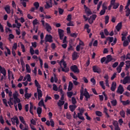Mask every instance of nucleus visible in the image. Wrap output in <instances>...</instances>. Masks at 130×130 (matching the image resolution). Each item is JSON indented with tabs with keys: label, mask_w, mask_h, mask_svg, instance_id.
Instances as JSON below:
<instances>
[{
	"label": "nucleus",
	"mask_w": 130,
	"mask_h": 130,
	"mask_svg": "<svg viewBox=\"0 0 130 130\" xmlns=\"http://www.w3.org/2000/svg\"><path fill=\"white\" fill-rule=\"evenodd\" d=\"M35 86L37 87V92H38V97L39 100H40V98L42 97V91H41V85L39 84V82H38V81L37 80H35Z\"/></svg>",
	"instance_id": "nucleus-1"
},
{
	"label": "nucleus",
	"mask_w": 130,
	"mask_h": 130,
	"mask_svg": "<svg viewBox=\"0 0 130 130\" xmlns=\"http://www.w3.org/2000/svg\"><path fill=\"white\" fill-rule=\"evenodd\" d=\"M41 22L43 27H45L47 32H49L50 31L52 30L51 26H50V25H49V24L48 23L45 22V21H44V20H41Z\"/></svg>",
	"instance_id": "nucleus-2"
},
{
	"label": "nucleus",
	"mask_w": 130,
	"mask_h": 130,
	"mask_svg": "<svg viewBox=\"0 0 130 130\" xmlns=\"http://www.w3.org/2000/svg\"><path fill=\"white\" fill-rule=\"evenodd\" d=\"M96 18H97V15L92 14L88 18V23L90 24H93V23H94V21H95V20H96Z\"/></svg>",
	"instance_id": "nucleus-3"
},
{
	"label": "nucleus",
	"mask_w": 130,
	"mask_h": 130,
	"mask_svg": "<svg viewBox=\"0 0 130 130\" xmlns=\"http://www.w3.org/2000/svg\"><path fill=\"white\" fill-rule=\"evenodd\" d=\"M45 42H49V43H51L53 42V40H52V36L51 35H46L45 38Z\"/></svg>",
	"instance_id": "nucleus-4"
},
{
	"label": "nucleus",
	"mask_w": 130,
	"mask_h": 130,
	"mask_svg": "<svg viewBox=\"0 0 130 130\" xmlns=\"http://www.w3.org/2000/svg\"><path fill=\"white\" fill-rule=\"evenodd\" d=\"M92 71L93 73L100 74L101 73V68L97 66H94L92 67Z\"/></svg>",
	"instance_id": "nucleus-5"
},
{
	"label": "nucleus",
	"mask_w": 130,
	"mask_h": 130,
	"mask_svg": "<svg viewBox=\"0 0 130 130\" xmlns=\"http://www.w3.org/2000/svg\"><path fill=\"white\" fill-rule=\"evenodd\" d=\"M84 9L85 10V12L87 16H90V15H92L93 13L91 10L88 8L85 5H84Z\"/></svg>",
	"instance_id": "nucleus-6"
},
{
	"label": "nucleus",
	"mask_w": 130,
	"mask_h": 130,
	"mask_svg": "<svg viewBox=\"0 0 130 130\" xmlns=\"http://www.w3.org/2000/svg\"><path fill=\"white\" fill-rule=\"evenodd\" d=\"M52 0H49L48 2H46V5H45V9L48 10L50 8H52Z\"/></svg>",
	"instance_id": "nucleus-7"
},
{
	"label": "nucleus",
	"mask_w": 130,
	"mask_h": 130,
	"mask_svg": "<svg viewBox=\"0 0 130 130\" xmlns=\"http://www.w3.org/2000/svg\"><path fill=\"white\" fill-rule=\"evenodd\" d=\"M58 33L59 34V37L60 38V40H62L63 39V37L64 36V30L61 29H58Z\"/></svg>",
	"instance_id": "nucleus-8"
},
{
	"label": "nucleus",
	"mask_w": 130,
	"mask_h": 130,
	"mask_svg": "<svg viewBox=\"0 0 130 130\" xmlns=\"http://www.w3.org/2000/svg\"><path fill=\"white\" fill-rule=\"evenodd\" d=\"M71 71L73 72V73H80V70L78 68V66L77 65H74L71 67L70 68Z\"/></svg>",
	"instance_id": "nucleus-9"
},
{
	"label": "nucleus",
	"mask_w": 130,
	"mask_h": 130,
	"mask_svg": "<svg viewBox=\"0 0 130 130\" xmlns=\"http://www.w3.org/2000/svg\"><path fill=\"white\" fill-rule=\"evenodd\" d=\"M124 91V89H123V86L120 84L118 87L116 92L118 93V94H122Z\"/></svg>",
	"instance_id": "nucleus-10"
},
{
	"label": "nucleus",
	"mask_w": 130,
	"mask_h": 130,
	"mask_svg": "<svg viewBox=\"0 0 130 130\" xmlns=\"http://www.w3.org/2000/svg\"><path fill=\"white\" fill-rule=\"evenodd\" d=\"M11 121L12 124L15 125V123H16V124H19V119H18V117H17V116H15L12 118Z\"/></svg>",
	"instance_id": "nucleus-11"
},
{
	"label": "nucleus",
	"mask_w": 130,
	"mask_h": 130,
	"mask_svg": "<svg viewBox=\"0 0 130 130\" xmlns=\"http://www.w3.org/2000/svg\"><path fill=\"white\" fill-rule=\"evenodd\" d=\"M0 73L3 74L4 77H6L7 75V71L6 70V69H5V68H3L1 66H0Z\"/></svg>",
	"instance_id": "nucleus-12"
},
{
	"label": "nucleus",
	"mask_w": 130,
	"mask_h": 130,
	"mask_svg": "<svg viewBox=\"0 0 130 130\" xmlns=\"http://www.w3.org/2000/svg\"><path fill=\"white\" fill-rule=\"evenodd\" d=\"M111 2H112L114 4L113 5V9L114 10H116L119 7V3H115V0H111Z\"/></svg>",
	"instance_id": "nucleus-13"
},
{
	"label": "nucleus",
	"mask_w": 130,
	"mask_h": 130,
	"mask_svg": "<svg viewBox=\"0 0 130 130\" xmlns=\"http://www.w3.org/2000/svg\"><path fill=\"white\" fill-rule=\"evenodd\" d=\"M79 56L78 55V52L75 51L72 54L73 60H76L78 59Z\"/></svg>",
	"instance_id": "nucleus-14"
},
{
	"label": "nucleus",
	"mask_w": 130,
	"mask_h": 130,
	"mask_svg": "<svg viewBox=\"0 0 130 130\" xmlns=\"http://www.w3.org/2000/svg\"><path fill=\"white\" fill-rule=\"evenodd\" d=\"M112 60V57L111 55H108L107 56V59H106L105 63L107 64L109 62H110Z\"/></svg>",
	"instance_id": "nucleus-15"
},
{
	"label": "nucleus",
	"mask_w": 130,
	"mask_h": 130,
	"mask_svg": "<svg viewBox=\"0 0 130 130\" xmlns=\"http://www.w3.org/2000/svg\"><path fill=\"white\" fill-rule=\"evenodd\" d=\"M128 81H130V76H126L123 80V85H125L128 83Z\"/></svg>",
	"instance_id": "nucleus-16"
},
{
	"label": "nucleus",
	"mask_w": 130,
	"mask_h": 130,
	"mask_svg": "<svg viewBox=\"0 0 130 130\" xmlns=\"http://www.w3.org/2000/svg\"><path fill=\"white\" fill-rule=\"evenodd\" d=\"M116 83L115 82H113L112 83V85L111 87V90L112 92H114L115 91V89H116Z\"/></svg>",
	"instance_id": "nucleus-17"
},
{
	"label": "nucleus",
	"mask_w": 130,
	"mask_h": 130,
	"mask_svg": "<svg viewBox=\"0 0 130 130\" xmlns=\"http://www.w3.org/2000/svg\"><path fill=\"white\" fill-rule=\"evenodd\" d=\"M4 9L7 14H11V7L9 5H6L4 7Z\"/></svg>",
	"instance_id": "nucleus-18"
},
{
	"label": "nucleus",
	"mask_w": 130,
	"mask_h": 130,
	"mask_svg": "<svg viewBox=\"0 0 130 130\" xmlns=\"http://www.w3.org/2000/svg\"><path fill=\"white\" fill-rule=\"evenodd\" d=\"M83 95L86 98V101H88V99H90V94H89V92H88V91H87V90H85L84 93H83Z\"/></svg>",
	"instance_id": "nucleus-19"
},
{
	"label": "nucleus",
	"mask_w": 130,
	"mask_h": 130,
	"mask_svg": "<svg viewBox=\"0 0 130 130\" xmlns=\"http://www.w3.org/2000/svg\"><path fill=\"white\" fill-rule=\"evenodd\" d=\"M122 27V23L120 22L118 23L116 26V29L117 31H118V32H119V31H120V29H121Z\"/></svg>",
	"instance_id": "nucleus-20"
},
{
	"label": "nucleus",
	"mask_w": 130,
	"mask_h": 130,
	"mask_svg": "<svg viewBox=\"0 0 130 130\" xmlns=\"http://www.w3.org/2000/svg\"><path fill=\"white\" fill-rule=\"evenodd\" d=\"M59 63L61 67V68H62V67L61 66V63H62V65L63 66V67L64 69H66V68H67V63L66 62V61H64V60L63 59H62Z\"/></svg>",
	"instance_id": "nucleus-21"
},
{
	"label": "nucleus",
	"mask_w": 130,
	"mask_h": 130,
	"mask_svg": "<svg viewBox=\"0 0 130 130\" xmlns=\"http://www.w3.org/2000/svg\"><path fill=\"white\" fill-rule=\"evenodd\" d=\"M69 108L72 112H74L76 110V108H77V106L76 105H72L69 106Z\"/></svg>",
	"instance_id": "nucleus-22"
},
{
	"label": "nucleus",
	"mask_w": 130,
	"mask_h": 130,
	"mask_svg": "<svg viewBox=\"0 0 130 130\" xmlns=\"http://www.w3.org/2000/svg\"><path fill=\"white\" fill-rule=\"evenodd\" d=\"M73 87H74V85L73 84V82H72V81H70L69 86H68V90L72 91V90H73Z\"/></svg>",
	"instance_id": "nucleus-23"
},
{
	"label": "nucleus",
	"mask_w": 130,
	"mask_h": 130,
	"mask_svg": "<svg viewBox=\"0 0 130 130\" xmlns=\"http://www.w3.org/2000/svg\"><path fill=\"white\" fill-rule=\"evenodd\" d=\"M34 106H33V103H30V107H29V112L32 114V115H34V113H33V108Z\"/></svg>",
	"instance_id": "nucleus-24"
},
{
	"label": "nucleus",
	"mask_w": 130,
	"mask_h": 130,
	"mask_svg": "<svg viewBox=\"0 0 130 130\" xmlns=\"http://www.w3.org/2000/svg\"><path fill=\"white\" fill-rule=\"evenodd\" d=\"M121 102L124 106H126V105H128V104H130L129 100H127L126 101H121Z\"/></svg>",
	"instance_id": "nucleus-25"
},
{
	"label": "nucleus",
	"mask_w": 130,
	"mask_h": 130,
	"mask_svg": "<svg viewBox=\"0 0 130 130\" xmlns=\"http://www.w3.org/2000/svg\"><path fill=\"white\" fill-rule=\"evenodd\" d=\"M57 81H58V79H57V77H55L53 78V77H52L50 79L51 83H54L55 81V83H57Z\"/></svg>",
	"instance_id": "nucleus-26"
},
{
	"label": "nucleus",
	"mask_w": 130,
	"mask_h": 130,
	"mask_svg": "<svg viewBox=\"0 0 130 130\" xmlns=\"http://www.w3.org/2000/svg\"><path fill=\"white\" fill-rule=\"evenodd\" d=\"M37 112L38 115H41V113H42V108L40 107H38Z\"/></svg>",
	"instance_id": "nucleus-27"
},
{
	"label": "nucleus",
	"mask_w": 130,
	"mask_h": 130,
	"mask_svg": "<svg viewBox=\"0 0 130 130\" xmlns=\"http://www.w3.org/2000/svg\"><path fill=\"white\" fill-rule=\"evenodd\" d=\"M25 68H26L27 73H31V68L30 67V66H29V64H26L25 65Z\"/></svg>",
	"instance_id": "nucleus-28"
},
{
	"label": "nucleus",
	"mask_w": 130,
	"mask_h": 130,
	"mask_svg": "<svg viewBox=\"0 0 130 130\" xmlns=\"http://www.w3.org/2000/svg\"><path fill=\"white\" fill-rule=\"evenodd\" d=\"M64 104V101H61V100H59L58 102L57 103V105L59 107H61L62 105Z\"/></svg>",
	"instance_id": "nucleus-29"
},
{
	"label": "nucleus",
	"mask_w": 130,
	"mask_h": 130,
	"mask_svg": "<svg viewBox=\"0 0 130 130\" xmlns=\"http://www.w3.org/2000/svg\"><path fill=\"white\" fill-rule=\"evenodd\" d=\"M83 98H84V89H81L80 90V100H83Z\"/></svg>",
	"instance_id": "nucleus-30"
},
{
	"label": "nucleus",
	"mask_w": 130,
	"mask_h": 130,
	"mask_svg": "<svg viewBox=\"0 0 130 130\" xmlns=\"http://www.w3.org/2000/svg\"><path fill=\"white\" fill-rule=\"evenodd\" d=\"M105 23L106 25L109 23V16L107 15L105 17Z\"/></svg>",
	"instance_id": "nucleus-31"
},
{
	"label": "nucleus",
	"mask_w": 130,
	"mask_h": 130,
	"mask_svg": "<svg viewBox=\"0 0 130 130\" xmlns=\"http://www.w3.org/2000/svg\"><path fill=\"white\" fill-rule=\"evenodd\" d=\"M120 115L123 117V118H124L125 117V112H124V111L123 110H122L120 111Z\"/></svg>",
	"instance_id": "nucleus-32"
},
{
	"label": "nucleus",
	"mask_w": 130,
	"mask_h": 130,
	"mask_svg": "<svg viewBox=\"0 0 130 130\" xmlns=\"http://www.w3.org/2000/svg\"><path fill=\"white\" fill-rule=\"evenodd\" d=\"M12 100H13V98H10L9 101L8 102V103L10 107H12V105H14V103L12 102Z\"/></svg>",
	"instance_id": "nucleus-33"
},
{
	"label": "nucleus",
	"mask_w": 130,
	"mask_h": 130,
	"mask_svg": "<svg viewBox=\"0 0 130 130\" xmlns=\"http://www.w3.org/2000/svg\"><path fill=\"white\" fill-rule=\"evenodd\" d=\"M100 85L101 87H102L104 90H105L106 87H105V85H104V81H101L100 82Z\"/></svg>",
	"instance_id": "nucleus-34"
},
{
	"label": "nucleus",
	"mask_w": 130,
	"mask_h": 130,
	"mask_svg": "<svg viewBox=\"0 0 130 130\" xmlns=\"http://www.w3.org/2000/svg\"><path fill=\"white\" fill-rule=\"evenodd\" d=\"M31 96H32V94L29 93H25L24 94V97L26 99H29V98H30Z\"/></svg>",
	"instance_id": "nucleus-35"
},
{
	"label": "nucleus",
	"mask_w": 130,
	"mask_h": 130,
	"mask_svg": "<svg viewBox=\"0 0 130 130\" xmlns=\"http://www.w3.org/2000/svg\"><path fill=\"white\" fill-rule=\"evenodd\" d=\"M113 37H108L107 38V40H108V41H109V44L111 43V42H113Z\"/></svg>",
	"instance_id": "nucleus-36"
},
{
	"label": "nucleus",
	"mask_w": 130,
	"mask_h": 130,
	"mask_svg": "<svg viewBox=\"0 0 130 130\" xmlns=\"http://www.w3.org/2000/svg\"><path fill=\"white\" fill-rule=\"evenodd\" d=\"M111 103L113 105V106H116V105H117V101H116V100H113L111 101Z\"/></svg>",
	"instance_id": "nucleus-37"
},
{
	"label": "nucleus",
	"mask_w": 130,
	"mask_h": 130,
	"mask_svg": "<svg viewBox=\"0 0 130 130\" xmlns=\"http://www.w3.org/2000/svg\"><path fill=\"white\" fill-rule=\"evenodd\" d=\"M19 119H20V121H21V122L22 123H23V124H25L26 121H25V120H24V117L20 116H19Z\"/></svg>",
	"instance_id": "nucleus-38"
},
{
	"label": "nucleus",
	"mask_w": 130,
	"mask_h": 130,
	"mask_svg": "<svg viewBox=\"0 0 130 130\" xmlns=\"http://www.w3.org/2000/svg\"><path fill=\"white\" fill-rule=\"evenodd\" d=\"M95 114L97 116H100V117L102 116V112L99 111H96Z\"/></svg>",
	"instance_id": "nucleus-39"
},
{
	"label": "nucleus",
	"mask_w": 130,
	"mask_h": 130,
	"mask_svg": "<svg viewBox=\"0 0 130 130\" xmlns=\"http://www.w3.org/2000/svg\"><path fill=\"white\" fill-rule=\"evenodd\" d=\"M9 41H11V39H14V38H15V36H14L13 34H10L9 35Z\"/></svg>",
	"instance_id": "nucleus-40"
},
{
	"label": "nucleus",
	"mask_w": 130,
	"mask_h": 130,
	"mask_svg": "<svg viewBox=\"0 0 130 130\" xmlns=\"http://www.w3.org/2000/svg\"><path fill=\"white\" fill-rule=\"evenodd\" d=\"M125 16L126 17H128L130 15V9L129 8H127V9L125 11Z\"/></svg>",
	"instance_id": "nucleus-41"
},
{
	"label": "nucleus",
	"mask_w": 130,
	"mask_h": 130,
	"mask_svg": "<svg viewBox=\"0 0 130 130\" xmlns=\"http://www.w3.org/2000/svg\"><path fill=\"white\" fill-rule=\"evenodd\" d=\"M39 106L42 107L43 105H44V102L43 101V99H41V100L38 103Z\"/></svg>",
	"instance_id": "nucleus-42"
},
{
	"label": "nucleus",
	"mask_w": 130,
	"mask_h": 130,
	"mask_svg": "<svg viewBox=\"0 0 130 130\" xmlns=\"http://www.w3.org/2000/svg\"><path fill=\"white\" fill-rule=\"evenodd\" d=\"M74 94L73 92H67V96L69 98H72V96Z\"/></svg>",
	"instance_id": "nucleus-43"
},
{
	"label": "nucleus",
	"mask_w": 130,
	"mask_h": 130,
	"mask_svg": "<svg viewBox=\"0 0 130 130\" xmlns=\"http://www.w3.org/2000/svg\"><path fill=\"white\" fill-rule=\"evenodd\" d=\"M113 1H110V5L108 6V11H110V10H111V8H112L113 6V2H112Z\"/></svg>",
	"instance_id": "nucleus-44"
},
{
	"label": "nucleus",
	"mask_w": 130,
	"mask_h": 130,
	"mask_svg": "<svg viewBox=\"0 0 130 130\" xmlns=\"http://www.w3.org/2000/svg\"><path fill=\"white\" fill-rule=\"evenodd\" d=\"M67 20L68 22H71V21H72V14H69L67 16Z\"/></svg>",
	"instance_id": "nucleus-45"
},
{
	"label": "nucleus",
	"mask_w": 130,
	"mask_h": 130,
	"mask_svg": "<svg viewBox=\"0 0 130 130\" xmlns=\"http://www.w3.org/2000/svg\"><path fill=\"white\" fill-rule=\"evenodd\" d=\"M34 6L35 7L36 10H38V8H39V3L38 2H35Z\"/></svg>",
	"instance_id": "nucleus-46"
},
{
	"label": "nucleus",
	"mask_w": 130,
	"mask_h": 130,
	"mask_svg": "<svg viewBox=\"0 0 130 130\" xmlns=\"http://www.w3.org/2000/svg\"><path fill=\"white\" fill-rule=\"evenodd\" d=\"M20 62L22 67L25 66V62H24V60L23 59V57L20 58Z\"/></svg>",
	"instance_id": "nucleus-47"
},
{
	"label": "nucleus",
	"mask_w": 130,
	"mask_h": 130,
	"mask_svg": "<svg viewBox=\"0 0 130 130\" xmlns=\"http://www.w3.org/2000/svg\"><path fill=\"white\" fill-rule=\"evenodd\" d=\"M128 41H124L123 43V45L124 46V47H126V46H127V45H128Z\"/></svg>",
	"instance_id": "nucleus-48"
},
{
	"label": "nucleus",
	"mask_w": 130,
	"mask_h": 130,
	"mask_svg": "<svg viewBox=\"0 0 130 130\" xmlns=\"http://www.w3.org/2000/svg\"><path fill=\"white\" fill-rule=\"evenodd\" d=\"M72 104H74V105H75V104L77 103V100H76V98H75V97H72Z\"/></svg>",
	"instance_id": "nucleus-49"
},
{
	"label": "nucleus",
	"mask_w": 130,
	"mask_h": 130,
	"mask_svg": "<svg viewBox=\"0 0 130 130\" xmlns=\"http://www.w3.org/2000/svg\"><path fill=\"white\" fill-rule=\"evenodd\" d=\"M62 69V72H64V73H68V72H70V69L69 68H66L65 69L61 67Z\"/></svg>",
	"instance_id": "nucleus-50"
},
{
	"label": "nucleus",
	"mask_w": 130,
	"mask_h": 130,
	"mask_svg": "<svg viewBox=\"0 0 130 130\" xmlns=\"http://www.w3.org/2000/svg\"><path fill=\"white\" fill-rule=\"evenodd\" d=\"M53 90L54 91H57L58 90V88H57V86H56L55 84H53Z\"/></svg>",
	"instance_id": "nucleus-51"
},
{
	"label": "nucleus",
	"mask_w": 130,
	"mask_h": 130,
	"mask_svg": "<svg viewBox=\"0 0 130 130\" xmlns=\"http://www.w3.org/2000/svg\"><path fill=\"white\" fill-rule=\"evenodd\" d=\"M78 110H79L80 111V114H81V115H83V113H84V109L83 108H82L81 109H80V108H78Z\"/></svg>",
	"instance_id": "nucleus-52"
},
{
	"label": "nucleus",
	"mask_w": 130,
	"mask_h": 130,
	"mask_svg": "<svg viewBox=\"0 0 130 130\" xmlns=\"http://www.w3.org/2000/svg\"><path fill=\"white\" fill-rule=\"evenodd\" d=\"M70 36L71 37H73L74 38H76V37H77L78 36V34L74 32L73 34H71Z\"/></svg>",
	"instance_id": "nucleus-53"
},
{
	"label": "nucleus",
	"mask_w": 130,
	"mask_h": 130,
	"mask_svg": "<svg viewBox=\"0 0 130 130\" xmlns=\"http://www.w3.org/2000/svg\"><path fill=\"white\" fill-rule=\"evenodd\" d=\"M13 48H14V49H15V50H17V49L18 48V44H17V43H15L13 44Z\"/></svg>",
	"instance_id": "nucleus-54"
},
{
	"label": "nucleus",
	"mask_w": 130,
	"mask_h": 130,
	"mask_svg": "<svg viewBox=\"0 0 130 130\" xmlns=\"http://www.w3.org/2000/svg\"><path fill=\"white\" fill-rule=\"evenodd\" d=\"M0 122L2 124H4L5 123V120H4V117H3L2 116L0 117Z\"/></svg>",
	"instance_id": "nucleus-55"
},
{
	"label": "nucleus",
	"mask_w": 130,
	"mask_h": 130,
	"mask_svg": "<svg viewBox=\"0 0 130 130\" xmlns=\"http://www.w3.org/2000/svg\"><path fill=\"white\" fill-rule=\"evenodd\" d=\"M50 122L51 123V126H52V127H54V121L52 119H50Z\"/></svg>",
	"instance_id": "nucleus-56"
},
{
	"label": "nucleus",
	"mask_w": 130,
	"mask_h": 130,
	"mask_svg": "<svg viewBox=\"0 0 130 130\" xmlns=\"http://www.w3.org/2000/svg\"><path fill=\"white\" fill-rule=\"evenodd\" d=\"M21 48L22 49V52H25V46L23 45V44H20Z\"/></svg>",
	"instance_id": "nucleus-57"
},
{
	"label": "nucleus",
	"mask_w": 130,
	"mask_h": 130,
	"mask_svg": "<svg viewBox=\"0 0 130 130\" xmlns=\"http://www.w3.org/2000/svg\"><path fill=\"white\" fill-rule=\"evenodd\" d=\"M58 12L59 15H62V14H63V9L61 8H58Z\"/></svg>",
	"instance_id": "nucleus-58"
},
{
	"label": "nucleus",
	"mask_w": 130,
	"mask_h": 130,
	"mask_svg": "<svg viewBox=\"0 0 130 130\" xmlns=\"http://www.w3.org/2000/svg\"><path fill=\"white\" fill-rule=\"evenodd\" d=\"M105 13H106V11L102 10L101 12H100V16H103V15L105 14Z\"/></svg>",
	"instance_id": "nucleus-59"
},
{
	"label": "nucleus",
	"mask_w": 130,
	"mask_h": 130,
	"mask_svg": "<svg viewBox=\"0 0 130 130\" xmlns=\"http://www.w3.org/2000/svg\"><path fill=\"white\" fill-rule=\"evenodd\" d=\"M113 125H114L115 127H118V123L117 122V121H115L113 122Z\"/></svg>",
	"instance_id": "nucleus-60"
},
{
	"label": "nucleus",
	"mask_w": 130,
	"mask_h": 130,
	"mask_svg": "<svg viewBox=\"0 0 130 130\" xmlns=\"http://www.w3.org/2000/svg\"><path fill=\"white\" fill-rule=\"evenodd\" d=\"M32 24L34 26H35L36 25H37V24H38L37 19H35V20H33Z\"/></svg>",
	"instance_id": "nucleus-61"
},
{
	"label": "nucleus",
	"mask_w": 130,
	"mask_h": 130,
	"mask_svg": "<svg viewBox=\"0 0 130 130\" xmlns=\"http://www.w3.org/2000/svg\"><path fill=\"white\" fill-rule=\"evenodd\" d=\"M67 26H74V23L73 22V21H72V20H71L70 21H69V22L67 24Z\"/></svg>",
	"instance_id": "nucleus-62"
},
{
	"label": "nucleus",
	"mask_w": 130,
	"mask_h": 130,
	"mask_svg": "<svg viewBox=\"0 0 130 130\" xmlns=\"http://www.w3.org/2000/svg\"><path fill=\"white\" fill-rule=\"evenodd\" d=\"M105 61H106V57H103L101 59V63H103Z\"/></svg>",
	"instance_id": "nucleus-63"
},
{
	"label": "nucleus",
	"mask_w": 130,
	"mask_h": 130,
	"mask_svg": "<svg viewBox=\"0 0 130 130\" xmlns=\"http://www.w3.org/2000/svg\"><path fill=\"white\" fill-rule=\"evenodd\" d=\"M117 66H118V62H115L113 64L112 68H113L114 69V68H116V67H117Z\"/></svg>",
	"instance_id": "nucleus-64"
}]
</instances>
